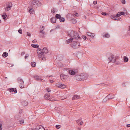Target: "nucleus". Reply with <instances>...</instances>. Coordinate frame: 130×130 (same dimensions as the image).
<instances>
[{
  "instance_id": "nucleus-57",
  "label": "nucleus",
  "mask_w": 130,
  "mask_h": 130,
  "mask_svg": "<svg viewBox=\"0 0 130 130\" xmlns=\"http://www.w3.org/2000/svg\"><path fill=\"white\" fill-rule=\"evenodd\" d=\"M126 127H130V124H128L126 125Z\"/></svg>"
},
{
  "instance_id": "nucleus-39",
  "label": "nucleus",
  "mask_w": 130,
  "mask_h": 130,
  "mask_svg": "<svg viewBox=\"0 0 130 130\" xmlns=\"http://www.w3.org/2000/svg\"><path fill=\"white\" fill-rule=\"evenodd\" d=\"M103 37L106 38H108L110 37V35L107 33H106L105 35L103 36Z\"/></svg>"
},
{
  "instance_id": "nucleus-30",
  "label": "nucleus",
  "mask_w": 130,
  "mask_h": 130,
  "mask_svg": "<svg viewBox=\"0 0 130 130\" xmlns=\"http://www.w3.org/2000/svg\"><path fill=\"white\" fill-rule=\"evenodd\" d=\"M31 46L32 47L36 48H38L39 47V45L38 44H31Z\"/></svg>"
},
{
  "instance_id": "nucleus-42",
  "label": "nucleus",
  "mask_w": 130,
  "mask_h": 130,
  "mask_svg": "<svg viewBox=\"0 0 130 130\" xmlns=\"http://www.w3.org/2000/svg\"><path fill=\"white\" fill-rule=\"evenodd\" d=\"M60 126L61 125H56L55 127L56 128L59 129L61 127Z\"/></svg>"
},
{
  "instance_id": "nucleus-7",
  "label": "nucleus",
  "mask_w": 130,
  "mask_h": 130,
  "mask_svg": "<svg viewBox=\"0 0 130 130\" xmlns=\"http://www.w3.org/2000/svg\"><path fill=\"white\" fill-rule=\"evenodd\" d=\"M69 73L71 75H74L78 72L77 69H73L72 70H69Z\"/></svg>"
},
{
  "instance_id": "nucleus-59",
  "label": "nucleus",
  "mask_w": 130,
  "mask_h": 130,
  "mask_svg": "<svg viewBox=\"0 0 130 130\" xmlns=\"http://www.w3.org/2000/svg\"><path fill=\"white\" fill-rule=\"evenodd\" d=\"M53 82L54 81L53 80H51L50 81V82L51 83H53Z\"/></svg>"
},
{
  "instance_id": "nucleus-49",
  "label": "nucleus",
  "mask_w": 130,
  "mask_h": 130,
  "mask_svg": "<svg viewBox=\"0 0 130 130\" xmlns=\"http://www.w3.org/2000/svg\"><path fill=\"white\" fill-rule=\"evenodd\" d=\"M29 55L27 54H26V55L25 57V59L27 58L28 56Z\"/></svg>"
},
{
  "instance_id": "nucleus-51",
  "label": "nucleus",
  "mask_w": 130,
  "mask_h": 130,
  "mask_svg": "<svg viewBox=\"0 0 130 130\" xmlns=\"http://www.w3.org/2000/svg\"><path fill=\"white\" fill-rule=\"evenodd\" d=\"M10 9L9 8H8L7 7L5 9V11H8L9 10H10Z\"/></svg>"
},
{
  "instance_id": "nucleus-53",
  "label": "nucleus",
  "mask_w": 130,
  "mask_h": 130,
  "mask_svg": "<svg viewBox=\"0 0 130 130\" xmlns=\"http://www.w3.org/2000/svg\"><path fill=\"white\" fill-rule=\"evenodd\" d=\"M97 3V2L96 1H94L93 2V4L95 5Z\"/></svg>"
},
{
  "instance_id": "nucleus-8",
  "label": "nucleus",
  "mask_w": 130,
  "mask_h": 130,
  "mask_svg": "<svg viewBox=\"0 0 130 130\" xmlns=\"http://www.w3.org/2000/svg\"><path fill=\"white\" fill-rule=\"evenodd\" d=\"M76 32V31H73L71 30L70 32L69 31L68 32V34L70 37H71V38H72L73 39V37L74 36Z\"/></svg>"
},
{
  "instance_id": "nucleus-4",
  "label": "nucleus",
  "mask_w": 130,
  "mask_h": 130,
  "mask_svg": "<svg viewBox=\"0 0 130 130\" xmlns=\"http://www.w3.org/2000/svg\"><path fill=\"white\" fill-rule=\"evenodd\" d=\"M41 49H38L37 50V53L39 55V56L38 57L40 59H41L43 61L45 60V57L44 56V55H43V52H42V50L41 51Z\"/></svg>"
},
{
  "instance_id": "nucleus-36",
  "label": "nucleus",
  "mask_w": 130,
  "mask_h": 130,
  "mask_svg": "<svg viewBox=\"0 0 130 130\" xmlns=\"http://www.w3.org/2000/svg\"><path fill=\"white\" fill-rule=\"evenodd\" d=\"M71 21L72 22V23L73 24H75L76 23V19H71Z\"/></svg>"
},
{
  "instance_id": "nucleus-50",
  "label": "nucleus",
  "mask_w": 130,
  "mask_h": 130,
  "mask_svg": "<svg viewBox=\"0 0 130 130\" xmlns=\"http://www.w3.org/2000/svg\"><path fill=\"white\" fill-rule=\"evenodd\" d=\"M2 124L0 123V130H2Z\"/></svg>"
},
{
  "instance_id": "nucleus-45",
  "label": "nucleus",
  "mask_w": 130,
  "mask_h": 130,
  "mask_svg": "<svg viewBox=\"0 0 130 130\" xmlns=\"http://www.w3.org/2000/svg\"><path fill=\"white\" fill-rule=\"evenodd\" d=\"M19 121L20 122V123L22 124H23L24 122V120H20Z\"/></svg>"
},
{
  "instance_id": "nucleus-32",
  "label": "nucleus",
  "mask_w": 130,
  "mask_h": 130,
  "mask_svg": "<svg viewBox=\"0 0 130 130\" xmlns=\"http://www.w3.org/2000/svg\"><path fill=\"white\" fill-rule=\"evenodd\" d=\"M12 6V4L11 3H9L7 5L8 8L11 9V7Z\"/></svg>"
},
{
  "instance_id": "nucleus-10",
  "label": "nucleus",
  "mask_w": 130,
  "mask_h": 130,
  "mask_svg": "<svg viewBox=\"0 0 130 130\" xmlns=\"http://www.w3.org/2000/svg\"><path fill=\"white\" fill-rule=\"evenodd\" d=\"M81 80H84L87 79L88 77V75L85 73H82L81 74Z\"/></svg>"
},
{
  "instance_id": "nucleus-47",
  "label": "nucleus",
  "mask_w": 130,
  "mask_h": 130,
  "mask_svg": "<svg viewBox=\"0 0 130 130\" xmlns=\"http://www.w3.org/2000/svg\"><path fill=\"white\" fill-rule=\"evenodd\" d=\"M23 112V109H20L19 111V113H21Z\"/></svg>"
},
{
  "instance_id": "nucleus-61",
  "label": "nucleus",
  "mask_w": 130,
  "mask_h": 130,
  "mask_svg": "<svg viewBox=\"0 0 130 130\" xmlns=\"http://www.w3.org/2000/svg\"><path fill=\"white\" fill-rule=\"evenodd\" d=\"M81 128V127H78L77 129H78V130H80Z\"/></svg>"
},
{
  "instance_id": "nucleus-35",
  "label": "nucleus",
  "mask_w": 130,
  "mask_h": 130,
  "mask_svg": "<svg viewBox=\"0 0 130 130\" xmlns=\"http://www.w3.org/2000/svg\"><path fill=\"white\" fill-rule=\"evenodd\" d=\"M57 11V10L55 8H53L51 10L52 13L53 14H54L55 12Z\"/></svg>"
},
{
  "instance_id": "nucleus-34",
  "label": "nucleus",
  "mask_w": 130,
  "mask_h": 130,
  "mask_svg": "<svg viewBox=\"0 0 130 130\" xmlns=\"http://www.w3.org/2000/svg\"><path fill=\"white\" fill-rule=\"evenodd\" d=\"M60 22H63L65 21V19L63 17H61V18L59 19Z\"/></svg>"
},
{
  "instance_id": "nucleus-54",
  "label": "nucleus",
  "mask_w": 130,
  "mask_h": 130,
  "mask_svg": "<svg viewBox=\"0 0 130 130\" xmlns=\"http://www.w3.org/2000/svg\"><path fill=\"white\" fill-rule=\"evenodd\" d=\"M125 0H122V4H125Z\"/></svg>"
},
{
  "instance_id": "nucleus-19",
  "label": "nucleus",
  "mask_w": 130,
  "mask_h": 130,
  "mask_svg": "<svg viewBox=\"0 0 130 130\" xmlns=\"http://www.w3.org/2000/svg\"><path fill=\"white\" fill-rule=\"evenodd\" d=\"M106 94H104V96H106L105 98H114L115 96L112 93L106 96Z\"/></svg>"
},
{
  "instance_id": "nucleus-28",
  "label": "nucleus",
  "mask_w": 130,
  "mask_h": 130,
  "mask_svg": "<svg viewBox=\"0 0 130 130\" xmlns=\"http://www.w3.org/2000/svg\"><path fill=\"white\" fill-rule=\"evenodd\" d=\"M113 98H108H108H104L103 100V103H105L107 101Z\"/></svg>"
},
{
  "instance_id": "nucleus-60",
  "label": "nucleus",
  "mask_w": 130,
  "mask_h": 130,
  "mask_svg": "<svg viewBox=\"0 0 130 130\" xmlns=\"http://www.w3.org/2000/svg\"><path fill=\"white\" fill-rule=\"evenodd\" d=\"M78 14L77 13H75L74 15H75L76 16V17H77L78 16Z\"/></svg>"
},
{
  "instance_id": "nucleus-22",
  "label": "nucleus",
  "mask_w": 130,
  "mask_h": 130,
  "mask_svg": "<svg viewBox=\"0 0 130 130\" xmlns=\"http://www.w3.org/2000/svg\"><path fill=\"white\" fill-rule=\"evenodd\" d=\"M22 105L23 106H26L28 105V102L26 101H23L21 102Z\"/></svg>"
},
{
  "instance_id": "nucleus-15",
  "label": "nucleus",
  "mask_w": 130,
  "mask_h": 130,
  "mask_svg": "<svg viewBox=\"0 0 130 130\" xmlns=\"http://www.w3.org/2000/svg\"><path fill=\"white\" fill-rule=\"evenodd\" d=\"M67 77V75H64L63 74H61L60 75L61 79L63 81H65Z\"/></svg>"
},
{
  "instance_id": "nucleus-23",
  "label": "nucleus",
  "mask_w": 130,
  "mask_h": 130,
  "mask_svg": "<svg viewBox=\"0 0 130 130\" xmlns=\"http://www.w3.org/2000/svg\"><path fill=\"white\" fill-rule=\"evenodd\" d=\"M76 122L78 123V124H79L80 125H82L83 123V122L82 121L81 118H80L78 120H77Z\"/></svg>"
},
{
  "instance_id": "nucleus-24",
  "label": "nucleus",
  "mask_w": 130,
  "mask_h": 130,
  "mask_svg": "<svg viewBox=\"0 0 130 130\" xmlns=\"http://www.w3.org/2000/svg\"><path fill=\"white\" fill-rule=\"evenodd\" d=\"M33 8H30L29 7H28V8L27 9L28 11L29 12V13L31 14H32L34 12Z\"/></svg>"
},
{
  "instance_id": "nucleus-25",
  "label": "nucleus",
  "mask_w": 130,
  "mask_h": 130,
  "mask_svg": "<svg viewBox=\"0 0 130 130\" xmlns=\"http://www.w3.org/2000/svg\"><path fill=\"white\" fill-rule=\"evenodd\" d=\"M57 19L55 17H52L51 20L53 23H55L56 22Z\"/></svg>"
},
{
  "instance_id": "nucleus-16",
  "label": "nucleus",
  "mask_w": 130,
  "mask_h": 130,
  "mask_svg": "<svg viewBox=\"0 0 130 130\" xmlns=\"http://www.w3.org/2000/svg\"><path fill=\"white\" fill-rule=\"evenodd\" d=\"M74 79L78 81L81 80V75H75L74 77Z\"/></svg>"
},
{
  "instance_id": "nucleus-64",
  "label": "nucleus",
  "mask_w": 130,
  "mask_h": 130,
  "mask_svg": "<svg viewBox=\"0 0 130 130\" xmlns=\"http://www.w3.org/2000/svg\"><path fill=\"white\" fill-rule=\"evenodd\" d=\"M42 37H44V36L43 35L42 36Z\"/></svg>"
},
{
  "instance_id": "nucleus-33",
  "label": "nucleus",
  "mask_w": 130,
  "mask_h": 130,
  "mask_svg": "<svg viewBox=\"0 0 130 130\" xmlns=\"http://www.w3.org/2000/svg\"><path fill=\"white\" fill-rule=\"evenodd\" d=\"M128 58L126 57L125 56H124L123 58V60L124 62H127L128 61Z\"/></svg>"
},
{
  "instance_id": "nucleus-48",
  "label": "nucleus",
  "mask_w": 130,
  "mask_h": 130,
  "mask_svg": "<svg viewBox=\"0 0 130 130\" xmlns=\"http://www.w3.org/2000/svg\"><path fill=\"white\" fill-rule=\"evenodd\" d=\"M78 97H79V96L76 95H74L73 96L72 98H78Z\"/></svg>"
},
{
  "instance_id": "nucleus-1",
  "label": "nucleus",
  "mask_w": 130,
  "mask_h": 130,
  "mask_svg": "<svg viewBox=\"0 0 130 130\" xmlns=\"http://www.w3.org/2000/svg\"><path fill=\"white\" fill-rule=\"evenodd\" d=\"M42 4L40 2L38 1L34 0L30 1L29 3L28 7L30 8H37V6H40Z\"/></svg>"
},
{
  "instance_id": "nucleus-12",
  "label": "nucleus",
  "mask_w": 130,
  "mask_h": 130,
  "mask_svg": "<svg viewBox=\"0 0 130 130\" xmlns=\"http://www.w3.org/2000/svg\"><path fill=\"white\" fill-rule=\"evenodd\" d=\"M56 86L58 87L63 89L65 88L66 86L64 84H59L58 83L56 84Z\"/></svg>"
},
{
  "instance_id": "nucleus-27",
  "label": "nucleus",
  "mask_w": 130,
  "mask_h": 130,
  "mask_svg": "<svg viewBox=\"0 0 130 130\" xmlns=\"http://www.w3.org/2000/svg\"><path fill=\"white\" fill-rule=\"evenodd\" d=\"M73 39L72 38H70L68 40H67L66 41V43L68 44L69 43H70L71 42H72V40Z\"/></svg>"
},
{
  "instance_id": "nucleus-46",
  "label": "nucleus",
  "mask_w": 130,
  "mask_h": 130,
  "mask_svg": "<svg viewBox=\"0 0 130 130\" xmlns=\"http://www.w3.org/2000/svg\"><path fill=\"white\" fill-rule=\"evenodd\" d=\"M37 42V40L36 39H35L34 40H33L32 42L33 43H36Z\"/></svg>"
},
{
  "instance_id": "nucleus-9",
  "label": "nucleus",
  "mask_w": 130,
  "mask_h": 130,
  "mask_svg": "<svg viewBox=\"0 0 130 130\" xmlns=\"http://www.w3.org/2000/svg\"><path fill=\"white\" fill-rule=\"evenodd\" d=\"M129 13L127 12V10L124 8L122 11V15L125 17H129Z\"/></svg>"
},
{
  "instance_id": "nucleus-55",
  "label": "nucleus",
  "mask_w": 130,
  "mask_h": 130,
  "mask_svg": "<svg viewBox=\"0 0 130 130\" xmlns=\"http://www.w3.org/2000/svg\"><path fill=\"white\" fill-rule=\"evenodd\" d=\"M25 54V52H22L21 53V55H23Z\"/></svg>"
},
{
  "instance_id": "nucleus-62",
  "label": "nucleus",
  "mask_w": 130,
  "mask_h": 130,
  "mask_svg": "<svg viewBox=\"0 0 130 130\" xmlns=\"http://www.w3.org/2000/svg\"><path fill=\"white\" fill-rule=\"evenodd\" d=\"M29 130H36L35 129H35L31 128V129H29Z\"/></svg>"
},
{
  "instance_id": "nucleus-6",
  "label": "nucleus",
  "mask_w": 130,
  "mask_h": 130,
  "mask_svg": "<svg viewBox=\"0 0 130 130\" xmlns=\"http://www.w3.org/2000/svg\"><path fill=\"white\" fill-rule=\"evenodd\" d=\"M18 82L20 84V87L21 88H24V82L23 80L20 77H19L17 79Z\"/></svg>"
},
{
  "instance_id": "nucleus-17",
  "label": "nucleus",
  "mask_w": 130,
  "mask_h": 130,
  "mask_svg": "<svg viewBox=\"0 0 130 130\" xmlns=\"http://www.w3.org/2000/svg\"><path fill=\"white\" fill-rule=\"evenodd\" d=\"M48 50L47 48L46 47H44L42 50V52H43V55H44V53L45 54H47L48 52Z\"/></svg>"
},
{
  "instance_id": "nucleus-44",
  "label": "nucleus",
  "mask_w": 130,
  "mask_h": 130,
  "mask_svg": "<svg viewBox=\"0 0 130 130\" xmlns=\"http://www.w3.org/2000/svg\"><path fill=\"white\" fill-rule=\"evenodd\" d=\"M18 32L20 34H22V30L21 29H19L18 30Z\"/></svg>"
},
{
  "instance_id": "nucleus-2",
  "label": "nucleus",
  "mask_w": 130,
  "mask_h": 130,
  "mask_svg": "<svg viewBox=\"0 0 130 130\" xmlns=\"http://www.w3.org/2000/svg\"><path fill=\"white\" fill-rule=\"evenodd\" d=\"M107 56L108 57L107 60L109 61L108 62V63L109 62L114 63L116 62L117 64H120V63H117V62L116 61V58L115 57L114 55L112 54H108Z\"/></svg>"
},
{
  "instance_id": "nucleus-37",
  "label": "nucleus",
  "mask_w": 130,
  "mask_h": 130,
  "mask_svg": "<svg viewBox=\"0 0 130 130\" xmlns=\"http://www.w3.org/2000/svg\"><path fill=\"white\" fill-rule=\"evenodd\" d=\"M82 38L84 40H88V39L86 37V36L84 35L82 36Z\"/></svg>"
},
{
  "instance_id": "nucleus-3",
  "label": "nucleus",
  "mask_w": 130,
  "mask_h": 130,
  "mask_svg": "<svg viewBox=\"0 0 130 130\" xmlns=\"http://www.w3.org/2000/svg\"><path fill=\"white\" fill-rule=\"evenodd\" d=\"M121 15H122V11L119 12L117 13L116 15H111V18L113 20H118L121 21L122 20V19L120 18V17Z\"/></svg>"
},
{
  "instance_id": "nucleus-56",
  "label": "nucleus",
  "mask_w": 130,
  "mask_h": 130,
  "mask_svg": "<svg viewBox=\"0 0 130 130\" xmlns=\"http://www.w3.org/2000/svg\"><path fill=\"white\" fill-rule=\"evenodd\" d=\"M79 98H72V100H74L75 99H78Z\"/></svg>"
},
{
  "instance_id": "nucleus-63",
  "label": "nucleus",
  "mask_w": 130,
  "mask_h": 130,
  "mask_svg": "<svg viewBox=\"0 0 130 130\" xmlns=\"http://www.w3.org/2000/svg\"><path fill=\"white\" fill-rule=\"evenodd\" d=\"M43 28H44V26H42L41 28V29H42Z\"/></svg>"
},
{
  "instance_id": "nucleus-40",
  "label": "nucleus",
  "mask_w": 130,
  "mask_h": 130,
  "mask_svg": "<svg viewBox=\"0 0 130 130\" xmlns=\"http://www.w3.org/2000/svg\"><path fill=\"white\" fill-rule=\"evenodd\" d=\"M2 17L3 18V19H5L6 17H7V15L5 13V14H3L2 15Z\"/></svg>"
},
{
  "instance_id": "nucleus-38",
  "label": "nucleus",
  "mask_w": 130,
  "mask_h": 130,
  "mask_svg": "<svg viewBox=\"0 0 130 130\" xmlns=\"http://www.w3.org/2000/svg\"><path fill=\"white\" fill-rule=\"evenodd\" d=\"M31 66L32 67H35L36 66V63L35 62H32L31 64Z\"/></svg>"
},
{
  "instance_id": "nucleus-31",
  "label": "nucleus",
  "mask_w": 130,
  "mask_h": 130,
  "mask_svg": "<svg viewBox=\"0 0 130 130\" xmlns=\"http://www.w3.org/2000/svg\"><path fill=\"white\" fill-rule=\"evenodd\" d=\"M61 16L59 14H57L55 15V18L57 19H59L61 18Z\"/></svg>"
},
{
  "instance_id": "nucleus-41",
  "label": "nucleus",
  "mask_w": 130,
  "mask_h": 130,
  "mask_svg": "<svg viewBox=\"0 0 130 130\" xmlns=\"http://www.w3.org/2000/svg\"><path fill=\"white\" fill-rule=\"evenodd\" d=\"M44 28H43L40 31L39 33H41L43 35L45 33L44 31H43L44 30Z\"/></svg>"
},
{
  "instance_id": "nucleus-18",
  "label": "nucleus",
  "mask_w": 130,
  "mask_h": 130,
  "mask_svg": "<svg viewBox=\"0 0 130 130\" xmlns=\"http://www.w3.org/2000/svg\"><path fill=\"white\" fill-rule=\"evenodd\" d=\"M80 37L79 36V35L78 32L76 31L74 36L73 39H80Z\"/></svg>"
},
{
  "instance_id": "nucleus-13",
  "label": "nucleus",
  "mask_w": 130,
  "mask_h": 130,
  "mask_svg": "<svg viewBox=\"0 0 130 130\" xmlns=\"http://www.w3.org/2000/svg\"><path fill=\"white\" fill-rule=\"evenodd\" d=\"M47 91L48 92L47 93L44 95V98H49L50 97V93H49V92L51 91V90H50L49 88H47L46 89Z\"/></svg>"
},
{
  "instance_id": "nucleus-58",
  "label": "nucleus",
  "mask_w": 130,
  "mask_h": 130,
  "mask_svg": "<svg viewBox=\"0 0 130 130\" xmlns=\"http://www.w3.org/2000/svg\"><path fill=\"white\" fill-rule=\"evenodd\" d=\"M52 76H53L52 75H47V76L46 77H51Z\"/></svg>"
},
{
  "instance_id": "nucleus-29",
  "label": "nucleus",
  "mask_w": 130,
  "mask_h": 130,
  "mask_svg": "<svg viewBox=\"0 0 130 130\" xmlns=\"http://www.w3.org/2000/svg\"><path fill=\"white\" fill-rule=\"evenodd\" d=\"M8 56V53L6 52H4L2 55V56L3 57L5 58L7 57Z\"/></svg>"
},
{
  "instance_id": "nucleus-5",
  "label": "nucleus",
  "mask_w": 130,
  "mask_h": 130,
  "mask_svg": "<svg viewBox=\"0 0 130 130\" xmlns=\"http://www.w3.org/2000/svg\"><path fill=\"white\" fill-rule=\"evenodd\" d=\"M70 45L74 49L78 48L80 46V43L77 41H73L71 43Z\"/></svg>"
},
{
  "instance_id": "nucleus-43",
  "label": "nucleus",
  "mask_w": 130,
  "mask_h": 130,
  "mask_svg": "<svg viewBox=\"0 0 130 130\" xmlns=\"http://www.w3.org/2000/svg\"><path fill=\"white\" fill-rule=\"evenodd\" d=\"M101 14L102 15H105V16L107 15H108V14H107V13H106V12H102L101 13Z\"/></svg>"
},
{
  "instance_id": "nucleus-21",
  "label": "nucleus",
  "mask_w": 130,
  "mask_h": 130,
  "mask_svg": "<svg viewBox=\"0 0 130 130\" xmlns=\"http://www.w3.org/2000/svg\"><path fill=\"white\" fill-rule=\"evenodd\" d=\"M45 100L47 101L49 100L51 101H57L56 98H45Z\"/></svg>"
},
{
  "instance_id": "nucleus-52",
  "label": "nucleus",
  "mask_w": 130,
  "mask_h": 130,
  "mask_svg": "<svg viewBox=\"0 0 130 130\" xmlns=\"http://www.w3.org/2000/svg\"><path fill=\"white\" fill-rule=\"evenodd\" d=\"M27 36H31V34L30 33H29L28 32H27Z\"/></svg>"
},
{
  "instance_id": "nucleus-26",
  "label": "nucleus",
  "mask_w": 130,
  "mask_h": 130,
  "mask_svg": "<svg viewBox=\"0 0 130 130\" xmlns=\"http://www.w3.org/2000/svg\"><path fill=\"white\" fill-rule=\"evenodd\" d=\"M87 34L88 36H90L93 38L95 36V35L94 34L90 33L89 32H87Z\"/></svg>"
},
{
  "instance_id": "nucleus-11",
  "label": "nucleus",
  "mask_w": 130,
  "mask_h": 130,
  "mask_svg": "<svg viewBox=\"0 0 130 130\" xmlns=\"http://www.w3.org/2000/svg\"><path fill=\"white\" fill-rule=\"evenodd\" d=\"M36 130H45V128L41 125H38L36 126Z\"/></svg>"
},
{
  "instance_id": "nucleus-14",
  "label": "nucleus",
  "mask_w": 130,
  "mask_h": 130,
  "mask_svg": "<svg viewBox=\"0 0 130 130\" xmlns=\"http://www.w3.org/2000/svg\"><path fill=\"white\" fill-rule=\"evenodd\" d=\"M8 89L10 92H14V93H16L17 92L16 88H9Z\"/></svg>"
},
{
  "instance_id": "nucleus-20",
  "label": "nucleus",
  "mask_w": 130,
  "mask_h": 130,
  "mask_svg": "<svg viewBox=\"0 0 130 130\" xmlns=\"http://www.w3.org/2000/svg\"><path fill=\"white\" fill-rule=\"evenodd\" d=\"M34 78L35 80L37 81H41L43 80L42 79H41L39 76L37 75L34 76Z\"/></svg>"
}]
</instances>
